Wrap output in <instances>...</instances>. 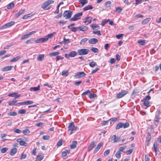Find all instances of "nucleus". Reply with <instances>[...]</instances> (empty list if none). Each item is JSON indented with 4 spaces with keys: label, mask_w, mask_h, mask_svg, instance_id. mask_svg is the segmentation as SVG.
<instances>
[{
    "label": "nucleus",
    "mask_w": 161,
    "mask_h": 161,
    "mask_svg": "<svg viewBox=\"0 0 161 161\" xmlns=\"http://www.w3.org/2000/svg\"><path fill=\"white\" fill-rule=\"evenodd\" d=\"M68 128V131H70V135H71L74 131L78 129L77 127L75 126L74 122H71L69 124Z\"/></svg>",
    "instance_id": "f257e3e1"
},
{
    "label": "nucleus",
    "mask_w": 161,
    "mask_h": 161,
    "mask_svg": "<svg viewBox=\"0 0 161 161\" xmlns=\"http://www.w3.org/2000/svg\"><path fill=\"white\" fill-rule=\"evenodd\" d=\"M160 113L161 112L159 110H157L156 113L155 117L154 119V123L156 126H157L158 124Z\"/></svg>",
    "instance_id": "f03ea898"
},
{
    "label": "nucleus",
    "mask_w": 161,
    "mask_h": 161,
    "mask_svg": "<svg viewBox=\"0 0 161 161\" xmlns=\"http://www.w3.org/2000/svg\"><path fill=\"white\" fill-rule=\"evenodd\" d=\"M89 51V50L87 49H81L78 50L77 53L79 55H83L87 54Z\"/></svg>",
    "instance_id": "7ed1b4c3"
},
{
    "label": "nucleus",
    "mask_w": 161,
    "mask_h": 161,
    "mask_svg": "<svg viewBox=\"0 0 161 161\" xmlns=\"http://www.w3.org/2000/svg\"><path fill=\"white\" fill-rule=\"evenodd\" d=\"M73 11L71 10L65 11L63 14V16L65 17L66 19H68L70 18L72 13Z\"/></svg>",
    "instance_id": "20e7f679"
},
{
    "label": "nucleus",
    "mask_w": 161,
    "mask_h": 161,
    "mask_svg": "<svg viewBox=\"0 0 161 161\" xmlns=\"http://www.w3.org/2000/svg\"><path fill=\"white\" fill-rule=\"evenodd\" d=\"M82 15V13H79L75 14L73 17L70 19L71 21H75L79 19L80 18V16Z\"/></svg>",
    "instance_id": "39448f33"
},
{
    "label": "nucleus",
    "mask_w": 161,
    "mask_h": 161,
    "mask_svg": "<svg viewBox=\"0 0 161 161\" xmlns=\"http://www.w3.org/2000/svg\"><path fill=\"white\" fill-rule=\"evenodd\" d=\"M15 22L14 21H12L9 23H7L1 27L0 29L1 30H3L7 28L14 25L15 24Z\"/></svg>",
    "instance_id": "423d86ee"
},
{
    "label": "nucleus",
    "mask_w": 161,
    "mask_h": 161,
    "mask_svg": "<svg viewBox=\"0 0 161 161\" xmlns=\"http://www.w3.org/2000/svg\"><path fill=\"white\" fill-rule=\"evenodd\" d=\"M128 93V91L126 90H123L121 92H119L116 95V97L117 98H120Z\"/></svg>",
    "instance_id": "0eeeda50"
},
{
    "label": "nucleus",
    "mask_w": 161,
    "mask_h": 161,
    "mask_svg": "<svg viewBox=\"0 0 161 161\" xmlns=\"http://www.w3.org/2000/svg\"><path fill=\"white\" fill-rule=\"evenodd\" d=\"M54 1L52 0H48L45 2L42 6V8L44 9H46V8L50 4L53 3Z\"/></svg>",
    "instance_id": "6e6552de"
},
{
    "label": "nucleus",
    "mask_w": 161,
    "mask_h": 161,
    "mask_svg": "<svg viewBox=\"0 0 161 161\" xmlns=\"http://www.w3.org/2000/svg\"><path fill=\"white\" fill-rule=\"evenodd\" d=\"M86 75V74L83 71H82L77 72L75 76L77 78H80L82 77L85 76Z\"/></svg>",
    "instance_id": "1a4fd4ad"
},
{
    "label": "nucleus",
    "mask_w": 161,
    "mask_h": 161,
    "mask_svg": "<svg viewBox=\"0 0 161 161\" xmlns=\"http://www.w3.org/2000/svg\"><path fill=\"white\" fill-rule=\"evenodd\" d=\"M17 142L19 143L20 145L22 146H26L28 145V143L25 141H22L21 138L18 139L17 140Z\"/></svg>",
    "instance_id": "9d476101"
},
{
    "label": "nucleus",
    "mask_w": 161,
    "mask_h": 161,
    "mask_svg": "<svg viewBox=\"0 0 161 161\" xmlns=\"http://www.w3.org/2000/svg\"><path fill=\"white\" fill-rule=\"evenodd\" d=\"M95 146V142L94 141L92 142L88 148V151L90 152L92 150Z\"/></svg>",
    "instance_id": "9b49d317"
},
{
    "label": "nucleus",
    "mask_w": 161,
    "mask_h": 161,
    "mask_svg": "<svg viewBox=\"0 0 161 161\" xmlns=\"http://www.w3.org/2000/svg\"><path fill=\"white\" fill-rule=\"evenodd\" d=\"M25 11V9H21L19 12L17 14H16L15 16V17L16 18H17L19 17L21 14H24Z\"/></svg>",
    "instance_id": "f8f14e48"
},
{
    "label": "nucleus",
    "mask_w": 161,
    "mask_h": 161,
    "mask_svg": "<svg viewBox=\"0 0 161 161\" xmlns=\"http://www.w3.org/2000/svg\"><path fill=\"white\" fill-rule=\"evenodd\" d=\"M98 42V40L95 38H91L88 40L89 43L94 44Z\"/></svg>",
    "instance_id": "ddd939ff"
},
{
    "label": "nucleus",
    "mask_w": 161,
    "mask_h": 161,
    "mask_svg": "<svg viewBox=\"0 0 161 161\" xmlns=\"http://www.w3.org/2000/svg\"><path fill=\"white\" fill-rule=\"evenodd\" d=\"M111 139L113 140L114 142L116 143L119 140L120 137H117L116 135H114L112 136Z\"/></svg>",
    "instance_id": "4468645a"
},
{
    "label": "nucleus",
    "mask_w": 161,
    "mask_h": 161,
    "mask_svg": "<svg viewBox=\"0 0 161 161\" xmlns=\"http://www.w3.org/2000/svg\"><path fill=\"white\" fill-rule=\"evenodd\" d=\"M103 143L100 142L99 143L97 146V147L95 148V149L94 151V153H96L98 150L100 149L101 147L103 146Z\"/></svg>",
    "instance_id": "2eb2a0df"
},
{
    "label": "nucleus",
    "mask_w": 161,
    "mask_h": 161,
    "mask_svg": "<svg viewBox=\"0 0 161 161\" xmlns=\"http://www.w3.org/2000/svg\"><path fill=\"white\" fill-rule=\"evenodd\" d=\"M12 67L13 66H7L3 68L2 69V71L4 72L11 70Z\"/></svg>",
    "instance_id": "dca6fc26"
},
{
    "label": "nucleus",
    "mask_w": 161,
    "mask_h": 161,
    "mask_svg": "<svg viewBox=\"0 0 161 161\" xmlns=\"http://www.w3.org/2000/svg\"><path fill=\"white\" fill-rule=\"evenodd\" d=\"M79 30L81 31H85L88 30V27L86 26H82L79 27Z\"/></svg>",
    "instance_id": "f3484780"
},
{
    "label": "nucleus",
    "mask_w": 161,
    "mask_h": 161,
    "mask_svg": "<svg viewBox=\"0 0 161 161\" xmlns=\"http://www.w3.org/2000/svg\"><path fill=\"white\" fill-rule=\"evenodd\" d=\"M17 151V149L16 148H13L10 153V154L11 156L14 155Z\"/></svg>",
    "instance_id": "a211bd4d"
},
{
    "label": "nucleus",
    "mask_w": 161,
    "mask_h": 161,
    "mask_svg": "<svg viewBox=\"0 0 161 161\" xmlns=\"http://www.w3.org/2000/svg\"><path fill=\"white\" fill-rule=\"evenodd\" d=\"M40 86L39 85H38V86L36 87H31L30 88V90L31 91H39L40 90Z\"/></svg>",
    "instance_id": "6ab92c4d"
},
{
    "label": "nucleus",
    "mask_w": 161,
    "mask_h": 161,
    "mask_svg": "<svg viewBox=\"0 0 161 161\" xmlns=\"http://www.w3.org/2000/svg\"><path fill=\"white\" fill-rule=\"evenodd\" d=\"M77 144V141H73L72 142L71 145L70 146V148L72 149L75 148L76 147Z\"/></svg>",
    "instance_id": "aec40b11"
},
{
    "label": "nucleus",
    "mask_w": 161,
    "mask_h": 161,
    "mask_svg": "<svg viewBox=\"0 0 161 161\" xmlns=\"http://www.w3.org/2000/svg\"><path fill=\"white\" fill-rule=\"evenodd\" d=\"M69 73L68 70H64L62 71L61 75L63 76L67 77L69 75Z\"/></svg>",
    "instance_id": "412c9836"
},
{
    "label": "nucleus",
    "mask_w": 161,
    "mask_h": 161,
    "mask_svg": "<svg viewBox=\"0 0 161 161\" xmlns=\"http://www.w3.org/2000/svg\"><path fill=\"white\" fill-rule=\"evenodd\" d=\"M44 54H40L37 57V59L38 61H42L44 58Z\"/></svg>",
    "instance_id": "4be33fe9"
},
{
    "label": "nucleus",
    "mask_w": 161,
    "mask_h": 161,
    "mask_svg": "<svg viewBox=\"0 0 161 161\" xmlns=\"http://www.w3.org/2000/svg\"><path fill=\"white\" fill-rule=\"evenodd\" d=\"M69 53L70 57H74L77 55V53L75 51L70 52Z\"/></svg>",
    "instance_id": "5701e85b"
},
{
    "label": "nucleus",
    "mask_w": 161,
    "mask_h": 161,
    "mask_svg": "<svg viewBox=\"0 0 161 161\" xmlns=\"http://www.w3.org/2000/svg\"><path fill=\"white\" fill-rule=\"evenodd\" d=\"M20 56H17L10 60L11 62H14L17 61L20 59Z\"/></svg>",
    "instance_id": "b1692460"
},
{
    "label": "nucleus",
    "mask_w": 161,
    "mask_h": 161,
    "mask_svg": "<svg viewBox=\"0 0 161 161\" xmlns=\"http://www.w3.org/2000/svg\"><path fill=\"white\" fill-rule=\"evenodd\" d=\"M143 102V104L144 106L147 107H149L150 106V104L149 103V102L147 100H143L142 101Z\"/></svg>",
    "instance_id": "393cba45"
},
{
    "label": "nucleus",
    "mask_w": 161,
    "mask_h": 161,
    "mask_svg": "<svg viewBox=\"0 0 161 161\" xmlns=\"http://www.w3.org/2000/svg\"><path fill=\"white\" fill-rule=\"evenodd\" d=\"M92 18L91 17H86L84 21L85 23H87L88 24L91 22Z\"/></svg>",
    "instance_id": "a878e982"
},
{
    "label": "nucleus",
    "mask_w": 161,
    "mask_h": 161,
    "mask_svg": "<svg viewBox=\"0 0 161 161\" xmlns=\"http://www.w3.org/2000/svg\"><path fill=\"white\" fill-rule=\"evenodd\" d=\"M122 127H123V123L119 122L115 128L116 129H119Z\"/></svg>",
    "instance_id": "bb28decb"
},
{
    "label": "nucleus",
    "mask_w": 161,
    "mask_h": 161,
    "mask_svg": "<svg viewBox=\"0 0 161 161\" xmlns=\"http://www.w3.org/2000/svg\"><path fill=\"white\" fill-rule=\"evenodd\" d=\"M70 151L69 150H66L64 151H63L62 153V157H65L66 156L67 154L69 153Z\"/></svg>",
    "instance_id": "cd10ccee"
},
{
    "label": "nucleus",
    "mask_w": 161,
    "mask_h": 161,
    "mask_svg": "<svg viewBox=\"0 0 161 161\" xmlns=\"http://www.w3.org/2000/svg\"><path fill=\"white\" fill-rule=\"evenodd\" d=\"M93 8V7L92 5H89L83 8L84 11H86L89 9H91Z\"/></svg>",
    "instance_id": "c85d7f7f"
},
{
    "label": "nucleus",
    "mask_w": 161,
    "mask_h": 161,
    "mask_svg": "<svg viewBox=\"0 0 161 161\" xmlns=\"http://www.w3.org/2000/svg\"><path fill=\"white\" fill-rule=\"evenodd\" d=\"M8 104L10 106L17 105V101H12L9 102Z\"/></svg>",
    "instance_id": "c756f323"
},
{
    "label": "nucleus",
    "mask_w": 161,
    "mask_h": 161,
    "mask_svg": "<svg viewBox=\"0 0 161 161\" xmlns=\"http://www.w3.org/2000/svg\"><path fill=\"white\" fill-rule=\"evenodd\" d=\"M90 26L93 30H95L96 28L98 29L99 28V26L98 25L96 24L91 25Z\"/></svg>",
    "instance_id": "7c9ffc66"
},
{
    "label": "nucleus",
    "mask_w": 161,
    "mask_h": 161,
    "mask_svg": "<svg viewBox=\"0 0 161 161\" xmlns=\"http://www.w3.org/2000/svg\"><path fill=\"white\" fill-rule=\"evenodd\" d=\"M14 3L13 2H11L9 3L8 6H7V8L8 9H10L14 7Z\"/></svg>",
    "instance_id": "2f4dec72"
},
{
    "label": "nucleus",
    "mask_w": 161,
    "mask_h": 161,
    "mask_svg": "<svg viewBox=\"0 0 161 161\" xmlns=\"http://www.w3.org/2000/svg\"><path fill=\"white\" fill-rule=\"evenodd\" d=\"M89 97L90 99L93 98L97 97V95L94 93H92L91 92H90V94H89Z\"/></svg>",
    "instance_id": "473e14b6"
},
{
    "label": "nucleus",
    "mask_w": 161,
    "mask_h": 161,
    "mask_svg": "<svg viewBox=\"0 0 161 161\" xmlns=\"http://www.w3.org/2000/svg\"><path fill=\"white\" fill-rule=\"evenodd\" d=\"M150 18H147L146 19H144L143 20L142 22V24L143 25H145L150 20Z\"/></svg>",
    "instance_id": "72a5a7b5"
},
{
    "label": "nucleus",
    "mask_w": 161,
    "mask_h": 161,
    "mask_svg": "<svg viewBox=\"0 0 161 161\" xmlns=\"http://www.w3.org/2000/svg\"><path fill=\"white\" fill-rule=\"evenodd\" d=\"M59 54V52H55L50 53L49 55L50 56H55L58 55Z\"/></svg>",
    "instance_id": "f704fd0d"
},
{
    "label": "nucleus",
    "mask_w": 161,
    "mask_h": 161,
    "mask_svg": "<svg viewBox=\"0 0 161 161\" xmlns=\"http://www.w3.org/2000/svg\"><path fill=\"white\" fill-rule=\"evenodd\" d=\"M79 2L81 3V7H83L85 4L88 3L87 0H79Z\"/></svg>",
    "instance_id": "c9c22d12"
},
{
    "label": "nucleus",
    "mask_w": 161,
    "mask_h": 161,
    "mask_svg": "<svg viewBox=\"0 0 161 161\" xmlns=\"http://www.w3.org/2000/svg\"><path fill=\"white\" fill-rule=\"evenodd\" d=\"M110 21V19H104L102 20V23H101V25L103 26L105 25L109 21Z\"/></svg>",
    "instance_id": "e433bc0d"
},
{
    "label": "nucleus",
    "mask_w": 161,
    "mask_h": 161,
    "mask_svg": "<svg viewBox=\"0 0 161 161\" xmlns=\"http://www.w3.org/2000/svg\"><path fill=\"white\" fill-rule=\"evenodd\" d=\"M111 1H108L105 3V6L107 8H110L111 6Z\"/></svg>",
    "instance_id": "4c0bfd02"
},
{
    "label": "nucleus",
    "mask_w": 161,
    "mask_h": 161,
    "mask_svg": "<svg viewBox=\"0 0 161 161\" xmlns=\"http://www.w3.org/2000/svg\"><path fill=\"white\" fill-rule=\"evenodd\" d=\"M56 33L55 32H53L52 33H50L48 34L46 36H45L47 38V40L48 39L51 38L53 35L54 34H55Z\"/></svg>",
    "instance_id": "58836bf2"
},
{
    "label": "nucleus",
    "mask_w": 161,
    "mask_h": 161,
    "mask_svg": "<svg viewBox=\"0 0 161 161\" xmlns=\"http://www.w3.org/2000/svg\"><path fill=\"white\" fill-rule=\"evenodd\" d=\"M137 42L142 45H144L145 43V40H139L137 41Z\"/></svg>",
    "instance_id": "ea45409f"
},
{
    "label": "nucleus",
    "mask_w": 161,
    "mask_h": 161,
    "mask_svg": "<svg viewBox=\"0 0 161 161\" xmlns=\"http://www.w3.org/2000/svg\"><path fill=\"white\" fill-rule=\"evenodd\" d=\"M151 139V136L149 132L147 133V136L146 138V141H150Z\"/></svg>",
    "instance_id": "a19ab883"
},
{
    "label": "nucleus",
    "mask_w": 161,
    "mask_h": 161,
    "mask_svg": "<svg viewBox=\"0 0 161 161\" xmlns=\"http://www.w3.org/2000/svg\"><path fill=\"white\" fill-rule=\"evenodd\" d=\"M88 40V39L84 38L82 39L80 42V44L83 45Z\"/></svg>",
    "instance_id": "79ce46f5"
},
{
    "label": "nucleus",
    "mask_w": 161,
    "mask_h": 161,
    "mask_svg": "<svg viewBox=\"0 0 161 161\" xmlns=\"http://www.w3.org/2000/svg\"><path fill=\"white\" fill-rule=\"evenodd\" d=\"M30 131L28 129H26L23 130V133L25 135H28L30 133Z\"/></svg>",
    "instance_id": "37998d69"
},
{
    "label": "nucleus",
    "mask_w": 161,
    "mask_h": 161,
    "mask_svg": "<svg viewBox=\"0 0 161 161\" xmlns=\"http://www.w3.org/2000/svg\"><path fill=\"white\" fill-rule=\"evenodd\" d=\"M91 51L95 53H97L99 51L97 48L94 47H92L91 49Z\"/></svg>",
    "instance_id": "c03bdc74"
},
{
    "label": "nucleus",
    "mask_w": 161,
    "mask_h": 161,
    "mask_svg": "<svg viewBox=\"0 0 161 161\" xmlns=\"http://www.w3.org/2000/svg\"><path fill=\"white\" fill-rule=\"evenodd\" d=\"M17 114L15 112H11L8 113V115L9 116H15L17 115Z\"/></svg>",
    "instance_id": "a18cd8bd"
},
{
    "label": "nucleus",
    "mask_w": 161,
    "mask_h": 161,
    "mask_svg": "<svg viewBox=\"0 0 161 161\" xmlns=\"http://www.w3.org/2000/svg\"><path fill=\"white\" fill-rule=\"evenodd\" d=\"M70 29L72 31L75 32L79 29V28L78 27H73L70 28Z\"/></svg>",
    "instance_id": "49530a36"
},
{
    "label": "nucleus",
    "mask_w": 161,
    "mask_h": 161,
    "mask_svg": "<svg viewBox=\"0 0 161 161\" xmlns=\"http://www.w3.org/2000/svg\"><path fill=\"white\" fill-rule=\"evenodd\" d=\"M24 102L25 105L30 104H32L33 103V102L31 100L26 101Z\"/></svg>",
    "instance_id": "de8ad7c7"
},
{
    "label": "nucleus",
    "mask_w": 161,
    "mask_h": 161,
    "mask_svg": "<svg viewBox=\"0 0 161 161\" xmlns=\"http://www.w3.org/2000/svg\"><path fill=\"white\" fill-rule=\"evenodd\" d=\"M121 153L120 152H119L118 151H117L115 155L117 158H120L121 157Z\"/></svg>",
    "instance_id": "09e8293b"
},
{
    "label": "nucleus",
    "mask_w": 161,
    "mask_h": 161,
    "mask_svg": "<svg viewBox=\"0 0 161 161\" xmlns=\"http://www.w3.org/2000/svg\"><path fill=\"white\" fill-rule=\"evenodd\" d=\"M126 146H123V147H120L119 148V149L118 151L121 153V152H123L124 150L126 148Z\"/></svg>",
    "instance_id": "8fccbe9b"
},
{
    "label": "nucleus",
    "mask_w": 161,
    "mask_h": 161,
    "mask_svg": "<svg viewBox=\"0 0 161 161\" xmlns=\"http://www.w3.org/2000/svg\"><path fill=\"white\" fill-rule=\"evenodd\" d=\"M26 111L25 109L20 110L18 112V113L19 114H25L26 113Z\"/></svg>",
    "instance_id": "3c124183"
},
{
    "label": "nucleus",
    "mask_w": 161,
    "mask_h": 161,
    "mask_svg": "<svg viewBox=\"0 0 161 161\" xmlns=\"http://www.w3.org/2000/svg\"><path fill=\"white\" fill-rule=\"evenodd\" d=\"M8 149V148L6 147L2 148L1 149V152L2 153H4L7 151Z\"/></svg>",
    "instance_id": "603ef678"
},
{
    "label": "nucleus",
    "mask_w": 161,
    "mask_h": 161,
    "mask_svg": "<svg viewBox=\"0 0 161 161\" xmlns=\"http://www.w3.org/2000/svg\"><path fill=\"white\" fill-rule=\"evenodd\" d=\"M97 65V64L96 62H90L89 65L91 67H93L94 66Z\"/></svg>",
    "instance_id": "864d4df0"
},
{
    "label": "nucleus",
    "mask_w": 161,
    "mask_h": 161,
    "mask_svg": "<svg viewBox=\"0 0 161 161\" xmlns=\"http://www.w3.org/2000/svg\"><path fill=\"white\" fill-rule=\"evenodd\" d=\"M63 39L64 43L65 44L69 43L70 42V39H66L64 37Z\"/></svg>",
    "instance_id": "5fc2aeb1"
},
{
    "label": "nucleus",
    "mask_w": 161,
    "mask_h": 161,
    "mask_svg": "<svg viewBox=\"0 0 161 161\" xmlns=\"http://www.w3.org/2000/svg\"><path fill=\"white\" fill-rule=\"evenodd\" d=\"M157 143L156 142H154L153 145V147L154 149V151L155 152H156L157 150H156V148L157 146Z\"/></svg>",
    "instance_id": "6e6d98bb"
},
{
    "label": "nucleus",
    "mask_w": 161,
    "mask_h": 161,
    "mask_svg": "<svg viewBox=\"0 0 161 161\" xmlns=\"http://www.w3.org/2000/svg\"><path fill=\"white\" fill-rule=\"evenodd\" d=\"M16 94H17V93L14 92V93H10L8 94V96L9 97H15V96Z\"/></svg>",
    "instance_id": "4d7b16f0"
},
{
    "label": "nucleus",
    "mask_w": 161,
    "mask_h": 161,
    "mask_svg": "<svg viewBox=\"0 0 161 161\" xmlns=\"http://www.w3.org/2000/svg\"><path fill=\"white\" fill-rule=\"evenodd\" d=\"M62 144V140H60L57 143V147H59L61 146Z\"/></svg>",
    "instance_id": "13d9d810"
},
{
    "label": "nucleus",
    "mask_w": 161,
    "mask_h": 161,
    "mask_svg": "<svg viewBox=\"0 0 161 161\" xmlns=\"http://www.w3.org/2000/svg\"><path fill=\"white\" fill-rule=\"evenodd\" d=\"M42 138L44 140H47L49 139L50 138V136L48 135H45L43 136Z\"/></svg>",
    "instance_id": "bf43d9fd"
},
{
    "label": "nucleus",
    "mask_w": 161,
    "mask_h": 161,
    "mask_svg": "<svg viewBox=\"0 0 161 161\" xmlns=\"http://www.w3.org/2000/svg\"><path fill=\"white\" fill-rule=\"evenodd\" d=\"M43 158V156H41L40 157L37 156L36 160V161H41Z\"/></svg>",
    "instance_id": "052dcab7"
},
{
    "label": "nucleus",
    "mask_w": 161,
    "mask_h": 161,
    "mask_svg": "<svg viewBox=\"0 0 161 161\" xmlns=\"http://www.w3.org/2000/svg\"><path fill=\"white\" fill-rule=\"evenodd\" d=\"M129 126V124L128 122H126L125 123H123V127L125 128L128 127Z\"/></svg>",
    "instance_id": "680f3d73"
},
{
    "label": "nucleus",
    "mask_w": 161,
    "mask_h": 161,
    "mask_svg": "<svg viewBox=\"0 0 161 161\" xmlns=\"http://www.w3.org/2000/svg\"><path fill=\"white\" fill-rule=\"evenodd\" d=\"M143 16L142 15H141V14H136L135 16V18L136 19L139 18H143Z\"/></svg>",
    "instance_id": "e2e57ef3"
},
{
    "label": "nucleus",
    "mask_w": 161,
    "mask_h": 161,
    "mask_svg": "<svg viewBox=\"0 0 161 161\" xmlns=\"http://www.w3.org/2000/svg\"><path fill=\"white\" fill-rule=\"evenodd\" d=\"M145 161H150L149 157L147 154L145 155Z\"/></svg>",
    "instance_id": "0e129e2a"
},
{
    "label": "nucleus",
    "mask_w": 161,
    "mask_h": 161,
    "mask_svg": "<svg viewBox=\"0 0 161 161\" xmlns=\"http://www.w3.org/2000/svg\"><path fill=\"white\" fill-rule=\"evenodd\" d=\"M63 58L60 56H58L56 57V61H58L59 60H62Z\"/></svg>",
    "instance_id": "69168bd1"
},
{
    "label": "nucleus",
    "mask_w": 161,
    "mask_h": 161,
    "mask_svg": "<svg viewBox=\"0 0 161 161\" xmlns=\"http://www.w3.org/2000/svg\"><path fill=\"white\" fill-rule=\"evenodd\" d=\"M82 83V81H78L75 82L74 83V84L76 86H79L81 83Z\"/></svg>",
    "instance_id": "338daca9"
},
{
    "label": "nucleus",
    "mask_w": 161,
    "mask_h": 161,
    "mask_svg": "<svg viewBox=\"0 0 161 161\" xmlns=\"http://www.w3.org/2000/svg\"><path fill=\"white\" fill-rule=\"evenodd\" d=\"M29 36L27 34L24 35L21 37V40H23L26 38H27L29 37Z\"/></svg>",
    "instance_id": "774afa93"
}]
</instances>
